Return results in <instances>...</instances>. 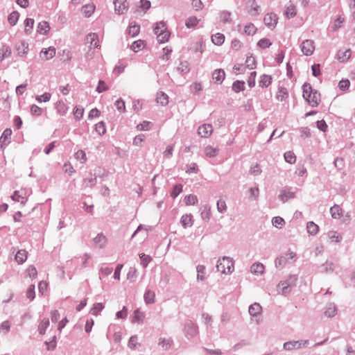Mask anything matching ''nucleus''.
<instances>
[{"mask_svg": "<svg viewBox=\"0 0 355 355\" xmlns=\"http://www.w3.org/2000/svg\"><path fill=\"white\" fill-rule=\"evenodd\" d=\"M34 25V19L31 18H26L24 21V31L26 35L31 34Z\"/></svg>", "mask_w": 355, "mask_h": 355, "instance_id": "72a5a7b5", "label": "nucleus"}, {"mask_svg": "<svg viewBox=\"0 0 355 355\" xmlns=\"http://www.w3.org/2000/svg\"><path fill=\"white\" fill-rule=\"evenodd\" d=\"M264 23L269 28H274L277 23V17L275 14H267L264 17Z\"/></svg>", "mask_w": 355, "mask_h": 355, "instance_id": "f8f14e48", "label": "nucleus"}, {"mask_svg": "<svg viewBox=\"0 0 355 355\" xmlns=\"http://www.w3.org/2000/svg\"><path fill=\"white\" fill-rule=\"evenodd\" d=\"M155 294L151 290H146L144 295V299L146 304H153L155 302Z\"/></svg>", "mask_w": 355, "mask_h": 355, "instance_id": "4be33fe9", "label": "nucleus"}, {"mask_svg": "<svg viewBox=\"0 0 355 355\" xmlns=\"http://www.w3.org/2000/svg\"><path fill=\"white\" fill-rule=\"evenodd\" d=\"M231 15L230 12L223 10L220 12V21L223 24H230L232 22Z\"/></svg>", "mask_w": 355, "mask_h": 355, "instance_id": "5701e85b", "label": "nucleus"}, {"mask_svg": "<svg viewBox=\"0 0 355 355\" xmlns=\"http://www.w3.org/2000/svg\"><path fill=\"white\" fill-rule=\"evenodd\" d=\"M170 37V33L166 30L161 31L159 35H157V40L159 43H164L168 41Z\"/></svg>", "mask_w": 355, "mask_h": 355, "instance_id": "c03bdc74", "label": "nucleus"}, {"mask_svg": "<svg viewBox=\"0 0 355 355\" xmlns=\"http://www.w3.org/2000/svg\"><path fill=\"white\" fill-rule=\"evenodd\" d=\"M284 159L289 164H294L296 161V156L291 151H287L284 155Z\"/></svg>", "mask_w": 355, "mask_h": 355, "instance_id": "3c124183", "label": "nucleus"}, {"mask_svg": "<svg viewBox=\"0 0 355 355\" xmlns=\"http://www.w3.org/2000/svg\"><path fill=\"white\" fill-rule=\"evenodd\" d=\"M95 9V6L94 5H85L82 7V12L84 14L85 17H89L94 12Z\"/></svg>", "mask_w": 355, "mask_h": 355, "instance_id": "4c0bfd02", "label": "nucleus"}, {"mask_svg": "<svg viewBox=\"0 0 355 355\" xmlns=\"http://www.w3.org/2000/svg\"><path fill=\"white\" fill-rule=\"evenodd\" d=\"M211 41L216 45H221L225 41V36L222 33H216L211 36Z\"/></svg>", "mask_w": 355, "mask_h": 355, "instance_id": "473e14b6", "label": "nucleus"}, {"mask_svg": "<svg viewBox=\"0 0 355 355\" xmlns=\"http://www.w3.org/2000/svg\"><path fill=\"white\" fill-rule=\"evenodd\" d=\"M272 82V77L269 75L263 74L261 76L259 81V86L261 87H267Z\"/></svg>", "mask_w": 355, "mask_h": 355, "instance_id": "b1692460", "label": "nucleus"}, {"mask_svg": "<svg viewBox=\"0 0 355 355\" xmlns=\"http://www.w3.org/2000/svg\"><path fill=\"white\" fill-rule=\"evenodd\" d=\"M330 213L334 218H339L342 214V209L340 206L335 205L330 209Z\"/></svg>", "mask_w": 355, "mask_h": 355, "instance_id": "c9c22d12", "label": "nucleus"}, {"mask_svg": "<svg viewBox=\"0 0 355 355\" xmlns=\"http://www.w3.org/2000/svg\"><path fill=\"white\" fill-rule=\"evenodd\" d=\"M204 152L206 157H214L218 155V149L211 146H207L205 148Z\"/></svg>", "mask_w": 355, "mask_h": 355, "instance_id": "393cba45", "label": "nucleus"}, {"mask_svg": "<svg viewBox=\"0 0 355 355\" xmlns=\"http://www.w3.org/2000/svg\"><path fill=\"white\" fill-rule=\"evenodd\" d=\"M156 100L158 103L163 106L166 105L168 103V96L163 92L157 93Z\"/></svg>", "mask_w": 355, "mask_h": 355, "instance_id": "a878e982", "label": "nucleus"}, {"mask_svg": "<svg viewBox=\"0 0 355 355\" xmlns=\"http://www.w3.org/2000/svg\"><path fill=\"white\" fill-rule=\"evenodd\" d=\"M184 330L187 335L193 337L197 334L198 327L192 321H188L185 324Z\"/></svg>", "mask_w": 355, "mask_h": 355, "instance_id": "1a4fd4ad", "label": "nucleus"}, {"mask_svg": "<svg viewBox=\"0 0 355 355\" xmlns=\"http://www.w3.org/2000/svg\"><path fill=\"white\" fill-rule=\"evenodd\" d=\"M35 284H31L28 288L26 292V296L30 301H33L35 297Z\"/></svg>", "mask_w": 355, "mask_h": 355, "instance_id": "a18cd8bd", "label": "nucleus"}, {"mask_svg": "<svg viewBox=\"0 0 355 355\" xmlns=\"http://www.w3.org/2000/svg\"><path fill=\"white\" fill-rule=\"evenodd\" d=\"M327 236L331 242L339 243L342 240L341 236L337 232L330 231L328 232Z\"/></svg>", "mask_w": 355, "mask_h": 355, "instance_id": "79ce46f5", "label": "nucleus"}, {"mask_svg": "<svg viewBox=\"0 0 355 355\" xmlns=\"http://www.w3.org/2000/svg\"><path fill=\"white\" fill-rule=\"evenodd\" d=\"M206 268L203 265H198L196 267L197 271V280L198 281H204L205 279V272Z\"/></svg>", "mask_w": 355, "mask_h": 355, "instance_id": "cd10ccee", "label": "nucleus"}, {"mask_svg": "<svg viewBox=\"0 0 355 355\" xmlns=\"http://www.w3.org/2000/svg\"><path fill=\"white\" fill-rule=\"evenodd\" d=\"M198 23V19L196 17H189L185 22V25L188 28H194Z\"/></svg>", "mask_w": 355, "mask_h": 355, "instance_id": "13d9d810", "label": "nucleus"}, {"mask_svg": "<svg viewBox=\"0 0 355 355\" xmlns=\"http://www.w3.org/2000/svg\"><path fill=\"white\" fill-rule=\"evenodd\" d=\"M216 269L223 274H230L234 271L233 259L228 257H223L217 261Z\"/></svg>", "mask_w": 355, "mask_h": 355, "instance_id": "f03ea898", "label": "nucleus"}, {"mask_svg": "<svg viewBox=\"0 0 355 355\" xmlns=\"http://www.w3.org/2000/svg\"><path fill=\"white\" fill-rule=\"evenodd\" d=\"M184 201L187 205H193L198 202V198L196 196L190 194L185 196Z\"/></svg>", "mask_w": 355, "mask_h": 355, "instance_id": "603ef678", "label": "nucleus"}, {"mask_svg": "<svg viewBox=\"0 0 355 355\" xmlns=\"http://www.w3.org/2000/svg\"><path fill=\"white\" fill-rule=\"evenodd\" d=\"M140 26L137 24L132 25V24L129 26L128 33L132 37H135L139 32Z\"/></svg>", "mask_w": 355, "mask_h": 355, "instance_id": "69168bd1", "label": "nucleus"}, {"mask_svg": "<svg viewBox=\"0 0 355 355\" xmlns=\"http://www.w3.org/2000/svg\"><path fill=\"white\" fill-rule=\"evenodd\" d=\"M182 191V185L175 184L173 186L172 191H171V196L173 198H175Z\"/></svg>", "mask_w": 355, "mask_h": 355, "instance_id": "6e6d98bb", "label": "nucleus"}, {"mask_svg": "<svg viewBox=\"0 0 355 355\" xmlns=\"http://www.w3.org/2000/svg\"><path fill=\"white\" fill-rule=\"evenodd\" d=\"M144 46V41L139 40L134 42L131 45V49L135 52H138Z\"/></svg>", "mask_w": 355, "mask_h": 355, "instance_id": "052dcab7", "label": "nucleus"}, {"mask_svg": "<svg viewBox=\"0 0 355 355\" xmlns=\"http://www.w3.org/2000/svg\"><path fill=\"white\" fill-rule=\"evenodd\" d=\"M49 25L46 21H41L37 26V32L40 34H46L49 31Z\"/></svg>", "mask_w": 355, "mask_h": 355, "instance_id": "ea45409f", "label": "nucleus"}, {"mask_svg": "<svg viewBox=\"0 0 355 355\" xmlns=\"http://www.w3.org/2000/svg\"><path fill=\"white\" fill-rule=\"evenodd\" d=\"M165 30H166V27L164 21L157 22L154 27V32L157 35H159L161 31L162 32Z\"/></svg>", "mask_w": 355, "mask_h": 355, "instance_id": "e2e57ef3", "label": "nucleus"}, {"mask_svg": "<svg viewBox=\"0 0 355 355\" xmlns=\"http://www.w3.org/2000/svg\"><path fill=\"white\" fill-rule=\"evenodd\" d=\"M24 195L23 191H15L11 196V198L14 201L19 202L21 204L24 205L26 201Z\"/></svg>", "mask_w": 355, "mask_h": 355, "instance_id": "a211bd4d", "label": "nucleus"}, {"mask_svg": "<svg viewBox=\"0 0 355 355\" xmlns=\"http://www.w3.org/2000/svg\"><path fill=\"white\" fill-rule=\"evenodd\" d=\"M278 198L282 202H286L295 198V191H293L291 188H286L281 191Z\"/></svg>", "mask_w": 355, "mask_h": 355, "instance_id": "6e6552de", "label": "nucleus"}, {"mask_svg": "<svg viewBox=\"0 0 355 355\" xmlns=\"http://www.w3.org/2000/svg\"><path fill=\"white\" fill-rule=\"evenodd\" d=\"M296 256V254L293 252H289L284 256L277 257L275 259V267L279 269L283 268L289 260L293 259Z\"/></svg>", "mask_w": 355, "mask_h": 355, "instance_id": "7ed1b4c3", "label": "nucleus"}, {"mask_svg": "<svg viewBox=\"0 0 355 355\" xmlns=\"http://www.w3.org/2000/svg\"><path fill=\"white\" fill-rule=\"evenodd\" d=\"M288 96V94L287 89L285 87H282L278 89V92H277L276 98L279 101H283L286 98H287Z\"/></svg>", "mask_w": 355, "mask_h": 355, "instance_id": "f704fd0d", "label": "nucleus"}, {"mask_svg": "<svg viewBox=\"0 0 355 355\" xmlns=\"http://www.w3.org/2000/svg\"><path fill=\"white\" fill-rule=\"evenodd\" d=\"M244 31L248 35H253L256 33L257 28L254 24H249L245 26Z\"/></svg>", "mask_w": 355, "mask_h": 355, "instance_id": "774afa93", "label": "nucleus"}, {"mask_svg": "<svg viewBox=\"0 0 355 355\" xmlns=\"http://www.w3.org/2000/svg\"><path fill=\"white\" fill-rule=\"evenodd\" d=\"M137 336H132L128 343V347L130 349H135L138 346H140V344L137 343Z\"/></svg>", "mask_w": 355, "mask_h": 355, "instance_id": "09e8293b", "label": "nucleus"}, {"mask_svg": "<svg viewBox=\"0 0 355 355\" xmlns=\"http://www.w3.org/2000/svg\"><path fill=\"white\" fill-rule=\"evenodd\" d=\"M307 232L311 235H315L318 232V226L312 221L307 223L306 225Z\"/></svg>", "mask_w": 355, "mask_h": 355, "instance_id": "e433bc0d", "label": "nucleus"}, {"mask_svg": "<svg viewBox=\"0 0 355 355\" xmlns=\"http://www.w3.org/2000/svg\"><path fill=\"white\" fill-rule=\"evenodd\" d=\"M180 223L184 228H187L193 225V220L191 214L183 215L181 218Z\"/></svg>", "mask_w": 355, "mask_h": 355, "instance_id": "6ab92c4d", "label": "nucleus"}, {"mask_svg": "<svg viewBox=\"0 0 355 355\" xmlns=\"http://www.w3.org/2000/svg\"><path fill=\"white\" fill-rule=\"evenodd\" d=\"M321 272H333L335 269V264L333 262L326 261L321 266Z\"/></svg>", "mask_w": 355, "mask_h": 355, "instance_id": "7c9ffc66", "label": "nucleus"}, {"mask_svg": "<svg viewBox=\"0 0 355 355\" xmlns=\"http://www.w3.org/2000/svg\"><path fill=\"white\" fill-rule=\"evenodd\" d=\"M351 56V51L350 49H347L345 51L339 50L337 54L338 59L340 62H344L348 60Z\"/></svg>", "mask_w": 355, "mask_h": 355, "instance_id": "c85d7f7f", "label": "nucleus"}, {"mask_svg": "<svg viewBox=\"0 0 355 355\" xmlns=\"http://www.w3.org/2000/svg\"><path fill=\"white\" fill-rule=\"evenodd\" d=\"M96 177H91L89 178H85L83 180V184L86 187L92 188L96 184Z\"/></svg>", "mask_w": 355, "mask_h": 355, "instance_id": "bf43d9fd", "label": "nucleus"}, {"mask_svg": "<svg viewBox=\"0 0 355 355\" xmlns=\"http://www.w3.org/2000/svg\"><path fill=\"white\" fill-rule=\"evenodd\" d=\"M337 312L336 306L334 303H329L325 307L324 314L327 318H332Z\"/></svg>", "mask_w": 355, "mask_h": 355, "instance_id": "2eb2a0df", "label": "nucleus"}, {"mask_svg": "<svg viewBox=\"0 0 355 355\" xmlns=\"http://www.w3.org/2000/svg\"><path fill=\"white\" fill-rule=\"evenodd\" d=\"M213 132V127L211 124H202L198 129V134L204 138L209 137Z\"/></svg>", "mask_w": 355, "mask_h": 355, "instance_id": "0eeeda50", "label": "nucleus"}, {"mask_svg": "<svg viewBox=\"0 0 355 355\" xmlns=\"http://www.w3.org/2000/svg\"><path fill=\"white\" fill-rule=\"evenodd\" d=\"M315 49L314 42L311 40H306L301 44V51L305 55H311Z\"/></svg>", "mask_w": 355, "mask_h": 355, "instance_id": "39448f33", "label": "nucleus"}, {"mask_svg": "<svg viewBox=\"0 0 355 355\" xmlns=\"http://www.w3.org/2000/svg\"><path fill=\"white\" fill-rule=\"evenodd\" d=\"M283 348L287 351H291L293 349H299L301 348V344L299 340L288 341L284 343Z\"/></svg>", "mask_w": 355, "mask_h": 355, "instance_id": "4468645a", "label": "nucleus"}, {"mask_svg": "<svg viewBox=\"0 0 355 355\" xmlns=\"http://www.w3.org/2000/svg\"><path fill=\"white\" fill-rule=\"evenodd\" d=\"M27 252L25 250H19L15 255V260L19 264L26 261L27 259Z\"/></svg>", "mask_w": 355, "mask_h": 355, "instance_id": "412c9836", "label": "nucleus"}, {"mask_svg": "<svg viewBox=\"0 0 355 355\" xmlns=\"http://www.w3.org/2000/svg\"><path fill=\"white\" fill-rule=\"evenodd\" d=\"M264 266L259 262L253 263L250 268L251 272L256 275H262L264 272Z\"/></svg>", "mask_w": 355, "mask_h": 355, "instance_id": "dca6fc26", "label": "nucleus"}, {"mask_svg": "<svg viewBox=\"0 0 355 355\" xmlns=\"http://www.w3.org/2000/svg\"><path fill=\"white\" fill-rule=\"evenodd\" d=\"M245 89V82L242 80H236L233 83L232 89L235 92L238 93L241 91H243Z\"/></svg>", "mask_w": 355, "mask_h": 355, "instance_id": "58836bf2", "label": "nucleus"}, {"mask_svg": "<svg viewBox=\"0 0 355 355\" xmlns=\"http://www.w3.org/2000/svg\"><path fill=\"white\" fill-rule=\"evenodd\" d=\"M297 281V276L296 275H291L284 281H281L278 286V291L279 293L284 295H286L290 293L292 288L295 286Z\"/></svg>", "mask_w": 355, "mask_h": 355, "instance_id": "f257e3e1", "label": "nucleus"}, {"mask_svg": "<svg viewBox=\"0 0 355 355\" xmlns=\"http://www.w3.org/2000/svg\"><path fill=\"white\" fill-rule=\"evenodd\" d=\"M296 13L295 6L293 4H291L287 6L284 14L287 18L290 19L294 17Z\"/></svg>", "mask_w": 355, "mask_h": 355, "instance_id": "a19ab883", "label": "nucleus"}, {"mask_svg": "<svg viewBox=\"0 0 355 355\" xmlns=\"http://www.w3.org/2000/svg\"><path fill=\"white\" fill-rule=\"evenodd\" d=\"M95 130L99 135H104L106 132L105 123L103 121H101V122L96 123L95 125Z\"/></svg>", "mask_w": 355, "mask_h": 355, "instance_id": "0e129e2a", "label": "nucleus"}, {"mask_svg": "<svg viewBox=\"0 0 355 355\" xmlns=\"http://www.w3.org/2000/svg\"><path fill=\"white\" fill-rule=\"evenodd\" d=\"M56 109L58 110V112L62 116L65 115L67 111V107H66L64 103L61 101H58L57 103Z\"/></svg>", "mask_w": 355, "mask_h": 355, "instance_id": "680f3d73", "label": "nucleus"}, {"mask_svg": "<svg viewBox=\"0 0 355 355\" xmlns=\"http://www.w3.org/2000/svg\"><path fill=\"white\" fill-rule=\"evenodd\" d=\"M19 17V12L17 11H13L9 15L8 17V22L11 26H15L17 24Z\"/></svg>", "mask_w": 355, "mask_h": 355, "instance_id": "37998d69", "label": "nucleus"}, {"mask_svg": "<svg viewBox=\"0 0 355 355\" xmlns=\"http://www.w3.org/2000/svg\"><path fill=\"white\" fill-rule=\"evenodd\" d=\"M114 10L118 15L125 13L129 8V3L127 0H114Z\"/></svg>", "mask_w": 355, "mask_h": 355, "instance_id": "20e7f679", "label": "nucleus"}, {"mask_svg": "<svg viewBox=\"0 0 355 355\" xmlns=\"http://www.w3.org/2000/svg\"><path fill=\"white\" fill-rule=\"evenodd\" d=\"M245 63L247 67H248L250 69H254L256 67L255 58L252 55L247 57Z\"/></svg>", "mask_w": 355, "mask_h": 355, "instance_id": "338daca9", "label": "nucleus"}, {"mask_svg": "<svg viewBox=\"0 0 355 355\" xmlns=\"http://www.w3.org/2000/svg\"><path fill=\"white\" fill-rule=\"evenodd\" d=\"M211 207L208 205L202 206L200 209L201 217L203 220H209L211 217Z\"/></svg>", "mask_w": 355, "mask_h": 355, "instance_id": "bb28decb", "label": "nucleus"}, {"mask_svg": "<svg viewBox=\"0 0 355 355\" xmlns=\"http://www.w3.org/2000/svg\"><path fill=\"white\" fill-rule=\"evenodd\" d=\"M49 325V320L48 318H44V320H42L38 327L39 333L40 334H44Z\"/></svg>", "mask_w": 355, "mask_h": 355, "instance_id": "8fccbe9b", "label": "nucleus"}, {"mask_svg": "<svg viewBox=\"0 0 355 355\" xmlns=\"http://www.w3.org/2000/svg\"><path fill=\"white\" fill-rule=\"evenodd\" d=\"M144 317V313L141 312L139 309H137L134 311L132 322H133V323L137 322L139 324H141L143 322Z\"/></svg>", "mask_w": 355, "mask_h": 355, "instance_id": "c756f323", "label": "nucleus"}, {"mask_svg": "<svg viewBox=\"0 0 355 355\" xmlns=\"http://www.w3.org/2000/svg\"><path fill=\"white\" fill-rule=\"evenodd\" d=\"M75 158L82 164L87 161L86 154L83 150H79L75 153Z\"/></svg>", "mask_w": 355, "mask_h": 355, "instance_id": "4d7b16f0", "label": "nucleus"}, {"mask_svg": "<svg viewBox=\"0 0 355 355\" xmlns=\"http://www.w3.org/2000/svg\"><path fill=\"white\" fill-rule=\"evenodd\" d=\"M94 242L98 248H102L105 245L106 242H107V239L103 234H98L94 239Z\"/></svg>", "mask_w": 355, "mask_h": 355, "instance_id": "aec40b11", "label": "nucleus"}, {"mask_svg": "<svg viewBox=\"0 0 355 355\" xmlns=\"http://www.w3.org/2000/svg\"><path fill=\"white\" fill-rule=\"evenodd\" d=\"M310 94V98L307 101L312 107H317L320 101V94L318 91L312 89Z\"/></svg>", "mask_w": 355, "mask_h": 355, "instance_id": "9d476101", "label": "nucleus"}, {"mask_svg": "<svg viewBox=\"0 0 355 355\" xmlns=\"http://www.w3.org/2000/svg\"><path fill=\"white\" fill-rule=\"evenodd\" d=\"M55 55V49L54 47H49L44 49L40 53V56L42 60H48L53 58Z\"/></svg>", "mask_w": 355, "mask_h": 355, "instance_id": "9b49d317", "label": "nucleus"}, {"mask_svg": "<svg viewBox=\"0 0 355 355\" xmlns=\"http://www.w3.org/2000/svg\"><path fill=\"white\" fill-rule=\"evenodd\" d=\"M272 223L275 227L281 229L285 225V221L282 217L275 216L272 218Z\"/></svg>", "mask_w": 355, "mask_h": 355, "instance_id": "de8ad7c7", "label": "nucleus"}, {"mask_svg": "<svg viewBox=\"0 0 355 355\" xmlns=\"http://www.w3.org/2000/svg\"><path fill=\"white\" fill-rule=\"evenodd\" d=\"M303 89V97L306 101H308L309 98H310V94L311 90L313 89L311 85L309 83H304L302 86Z\"/></svg>", "mask_w": 355, "mask_h": 355, "instance_id": "49530a36", "label": "nucleus"}, {"mask_svg": "<svg viewBox=\"0 0 355 355\" xmlns=\"http://www.w3.org/2000/svg\"><path fill=\"white\" fill-rule=\"evenodd\" d=\"M86 42L87 43H89L90 46L89 48L92 49V47H96L98 48L100 46L98 44V37L96 33H92L87 35L86 37Z\"/></svg>", "mask_w": 355, "mask_h": 355, "instance_id": "ddd939ff", "label": "nucleus"}, {"mask_svg": "<svg viewBox=\"0 0 355 355\" xmlns=\"http://www.w3.org/2000/svg\"><path fill=\"white\" fill-rule=\"evenodd\" d=\"M28 46V44L26 41L21 40L15 44V49L19 56L25 57L29 49Z\"/></svg>", "mask_w": 355, "mask_h": 355, "instance_id": "423d86ee", "label": "nucleus"}, {"mask_svg": "<svg viewBox=\"0 0 355 355\" xmlns=\"http://www.w3.org/2000/svg\"><path fill=\"white\" fill-rule=\"evenodd\" d=\"M103 309L104 306L102 303H95L92 308L90 313L94 315H97Z\"/></svg>", "mask_w": 355, "mask_h": 355, "instance_id": "5fc2aeb1", "label": "nucleus"}, {"mask_svg": "<svg viewBox=\"0 0 355 355\" xmlns=\"http://www.w3.org/2000/svg\"><path fill=\"white\" fill-rule=\"evenodd\" d=\"M225 76V73L223 69H216L212 74V78L218 84L222 83Z\"/></svg>", "mask_w": 355, "mask_h": 355, "instance_id": "f3484780", "label": "nucleus"}, {"mask_svg": "<svg viewBox=\"0 0 355 355\" xmlns=\"http://www.w3.org/2000/svg\"><path fill=\"white\" fill-rule=\"evenodd\" d=\"M261 306L258 303H254L253 304L250 305L249 307V313L252 316H257L261 313Z\"/></svg>", "mask_w": 355, "mask_h": 355, "instance_id": "2f4dec72", "label": "nucleus"}, {"mask_svg": "<svg viewBox=\"0 0 355 355\" xmlns=\"http://www.w3.org/2000/svg\"><path fill=\"white\" fill-rule=\"evenodd\" d=\"M10 329V323L8 320L3 322L0 325V334L6 335Z\"/></svg>", "mask_w": 355, "mask_h": 355, "instance_id": "864d4df0", "label": "nucleus"}]
</instances>
